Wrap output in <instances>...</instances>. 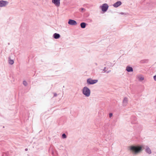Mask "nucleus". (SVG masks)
Returning <instances> with one entry per match:
<instances>
[{"instance_id":"f257e3e1","label":"nucleus","mask_w":156,"mask_h":156,"mask_svg":"<svg viewBox=\"0 0 156 156\" xmlns=\"http://www.w3.org/2000/svg\"><path fill=\"white\" fill-rule=\"evenodd\" d=\"M142 148L140 146H131L130 147V150L133 154H136L141 151Z\"/></svg>"},{"instance_id":"f03ea898","label":"nucleus","mask_w":156,"mask_h":156,"mask_svg":"<svg viewBox=\"0 0 156 156\" xmlns=\"http://www.w3.org/2000/svg\"><path fill=\"white\" fill-rule=\"evenodd\" d=\"M83 94L86 97H88L90 96V90L87 87H84L82 90Z\"/></svg>"},{"instance_id":"7ed1b4c3","label":"nucleus","mask_w":156,"mask_h":156,"mask_svg":"<svg viewBox=\"0 0 156 156\" xmlns=\"http://www.w3.org/2000/svg\"><path fill=\"white\" fill-rule=\"evenodd\" d=\"M87 83L89 85H92L97 83L98 82L97 80H93L91 78H89L87 80Z\"/></svg>"},{"instance_id":"20e7f679","label":"nucleus","mask_w":156,"mask_h":156,"mask_svg":"<svg viewBox=\"0 0 156 156\" xmlns=\"http://www.w3.org/2000/svg\"><path fill=\"white\" fill-rule=\"evenodd\" d=\"M9 4V2L6 1L0 0V7H5Z\"/></svg>"},{"instance_id":"39448f33","label":"nucleus","mask_w":156,"mask_h":156,"mask_svg":"<svg viewBox=\"0 0 156 156\" xmlns=\"http://www.w3.org/2000/svg\"><path fill=\"white\" fill-rule=\"evenodd\" d=\"M100 8H101L102 11L106 12L108 7V5L106 3L103 4L102 5L100 6Z\"/></svg>"},{"instance_id":"423d86ee","label":"nucleus","mask_w":156,"mask_h":156,"mask_svg":"<svg viewBox=\"0 0 156 156\" xmlns=\"http://www.w3.org/2000/svg\"><path fill=\"white\" fill-rule=\"evenodd\" d=\"M68 23L71 25H76L77 24L75 20L69 19L68 22Z\"/></svg>"},{"instance_id":"0eeeda50","label":"nucleus","mask_w":156,"mask_h":156,"mask_svg":"<svg viewBox=\"0 0 156 156\" xmlns=\"http://www.w3.org/2000/svg\"><path fill=\"white\" fill-rule=\"evenodd\" d=\"M52 2L57 7L59 6L60 5V0H52Z\"/></svg>"},{"instance_id":"6e6552de","label":"nucleus","mask_w":156,"mask_h":156,"mask_svg":"<svg viewBox=\"0 0 156 156\" xmlns=\"http://www.w3.org/2000/svg\"><path fill=\"white\" fill-rule=\"evenodd\" d=\"M128 98L126 97L124 98V99L123 101H122L123 106H126L128 104Z\"/></svg>"},{"instance_id":"1a4fd4ad","label":"nucleus","mask_w":156,"mask_h":156,"mask_svg":"<svg viewBox=\"0 0 156 156\" xmlns=\"http://www.w3.org/2000/svg\"><path fill=\"white\" fill-rule=\"evenodd\" d=\"M126 70L128 72H133V69L132 67L127 66L126 68Z\"/></svg>"},{"instance_id":"9d476101","label":"nucleus","mask_w":156,"mask_h":156,"mask_svg":"<svg viewBox=\"0 0 156 156\" xmlns=\"http://www.w3.org/2000/svg\"><path fill=\"white\" fill-rule=\"evenodd\" d=\"M122 4V3L120 1H118L116 2L113 5V6L115 7H117L120 6Z\"/></svg>"},{"instance_id":"9b49d317","label":"nucleus","mask_w":156,"mask_h":156,"mask_svg":"<svg viewBox=\"0 0 156 156\" xmlns=\"http://www.w3.org/2000/svg\"><path fill=\"white\" fill-rule=\"evenodd\" d=\"M60 35L59 34L55 33L53 35V37L55 39H58L60 38Z\"/></svg>"},{"instance_id":"f8f14e48","label":"nucleus","mask_w":156,"mask_h":156,"mask_svg":"<svg viewBox=\"0 0 156 156\" xmlns=\"http://www.w3.org/2000/svg\"><path fill=\"white\" fill-rule=\"evenodd\" d=\"M145 151L147 153L150 154L151 153V151L150 149L148 147H146Z\"/></svg>"},{"instance_id":"ddd939ff","label":"nucleus","mask_w":156,"mask_h":156,"mask_svg":"<svg viewBox=\"0 0 156 156\" xmlns=\"http://www.w3.org/2000/svg\"><path fill=\"white\" fill-rule=\"evenodd\" d=\"M86 24L84 22L81 23L80 24V27L82 28H84L86 26Z\"/></svg>"},{"instance_id":"4468645a","label":"nucleus","mask_w":156,"mask_h":156,"mask_svg":"<svg viewBox=\"0 0 156 156\" xmlns=\"http://www.w3.org/2000/svg\"><path fill=\"white\" fill-rule=\"evenodd\" d=\"M9 64L12 65L14 63V61L13 60L10 59V57L9 58Z\"/></svg>"},{"instance_id":"2eb2a0df","label":"nucleus","mask_w":156,"mask_h":156,"mask_svg":"<svg viewBox=\"0 0 156 156\" xmlns=\"http://www.w3.org/2000/svg\"><path fill=\"white\" fill-rule=\"evenodd\" d=\"M138 79L140 81H142L144 80V78L142 76H138Z\"/></svg>"},{"instance_id":"dca6fc26","label":"nucleus","mask_w":156,"mask_h":156,"mask_svg":"<svg viewBox=\"0 0 156 156\" xmlns=\"http://www.w3.org/2000/svg\"><path fill=\"white\" fill-rule=\"evenodd\" d=\"M23 84L25 86H27V83L26 81L24 80L23 82Z\"/></svg>"},{"instance_id":"f3484780","label":"nucleus","mask_w":156,"mask_h":156,"mask_svg":"<svg viewBox=\"0 0 156 156\" xmlns=\"http://www.w3.org/2000/svg\"><path fill=\"white\" fill-rule=\"evenodd\" d=\"M62 137L63 139L66 138L67 137L65 133H63L62 135Z\"/></svg>"},{"instance_id":"a211bd4d","label":"nucleus","mask_w":156,"mask_h":156,"mask_svg":"<svg viewBox=\"0 0 156 156\" xmlns=\"http://www.w3.org/2000/svg\"><path fill=\"white\" fill-rule=\"evenodd\" d=\"M80 10L81 12H82L83 11H85L86 10L85 9H84L83 8H81L80 9Z\"/></svg>"},{"instance_id":"6ab92c4d","label":"nucleus","mask_w":156,"mask_h":156,"mask_svg":"<svg viewBox=\"0 0 156 156\" xmlns=\"http://www.w3.org/2000/svg\"><path fill=\"white\" fill-rule=\"evenodd\" d=\"M112 116V113H110L109 114V117L111 118Z\"/></svg>"},{"instance_id":"aec40b11","label":"nucleus","mask_w":156,"mask_h":156,"mask_svg":"<svg viewBox=\"0 0 156 156\" xmlns=\"http://www.w3.org/2000/svg\"><path fill=\"white\" fill-rule=\"evenodd\" d=\"M57 96V94L56 93H54V97H56Z\"/></svg>"},{"instance_id":"412c9836","label":"nucleus","mask_w":156,"mask_h":156,"mask_svg":"<svg viewBox=\"0 0 156 156\" xmlns=\"http://www.w3.org/2000/svg\"><path fill=\"white\" fill-rule=\"evenodd\" d=\"M119 14H121V15H126V13H123L122 12H120L119 13Z\"/></svg>"},{"instance_id":"4be33fe9","label":"nucleus","mask_w":156,"mask_h":156,"mask_svg":"<svg viewBox=\"0 0 156 156\" xmlns=\"http://www.w3.org/2000/svg\"><path fill=\"white\" fill-rule=\"evenodd\" d=\"M106 67H105L104 68V69L103 70V71H104V73H105V71H107V70H106Z\"/></svg>"},{"instance_id":"5701e85b","label":"nucleus","mask_w":156,"mask_h":156,"mask_svg":"<svg viewBox=\"0 0 156 156\" xmlns=\"http://www.w3.org/2000/svg\"><path fill=\"white\" fill-rule=\"evenodd\" d=\"M111 71L110 70H109L108 71H105V73H108L109 72H110Z\"/></svg>"},{"instance_id":"b1692460","label":"nucleus","mask_w":156,"mask_h":156,"mask_svg":"<svg viewBox=\"0 0 156 156\" xmlns=\"http://www.w3.org/2000/svg\"><path fill=\"white\" fill-rule=\"evenodd\" d=\"M154 79L155 81H156V75L154 76Z\"/></svg>"},{"instance_id":"393cba45","label":"nucleus","mask_w":156,"mask_h":156,"mask_svg":"<svg viewBox=\"0 0 156 156\" xmlns=\"http://www.w3.org/2000/svg\"><path fill=\"white\" fill-rule=\"evenodd\" d=\"M25 151H27V148H26V149H25Z\"/></svg>"}]
</instances>
